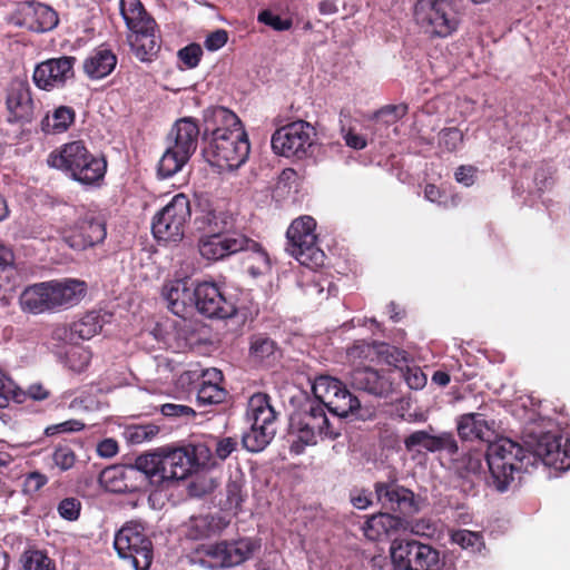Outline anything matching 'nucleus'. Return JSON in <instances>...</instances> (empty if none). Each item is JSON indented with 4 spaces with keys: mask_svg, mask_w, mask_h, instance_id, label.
Masks as SVG:
<instances>
[{
    "mask_svg": "<svg viewBox=\"0 0 570 570\" xmlns=\"http://www.w3.org/2000/svg\"><path fill=\"white\" fill-rule=\"evenodd\" d=\"M316 220L312 216L294 219L286 232V252L301 265L317 268L324 265L325 254L318 246Z\"/></svg>",
    "mask_w": 570,
    "mask_h": 570,
    "instance_id": "423d86ee",
    "label": "nucleus"
},
{
    "mask_svg": "<svg viewBox=\"0 0 570 570\" xmlns=\"http://www.w3.org/2000/svg\"><path fill=\"white\" fill-rule=\"evenodd\" d=\"M117 65V56L107 48H98L83 61V72L88 78L98 80L112 72Z\"/></svg>",
    "mask_w": 570,
    "mask_h": 570,
    "instance_id": "c9c22d12",
    "label": "nucleus"
},
{
    "mask_svg": "<svg viewBox=\"0 0 570 570\" xmlns=\"http://www.w3.org/2000/svg\"><path fill=\"white\" fill-rule=\"evenodd\" d=\"M9 122H30L35 114V101L30 85L26 80L11 81L6 97Z\"/></svg>",
    "mask_w": 570,
    "mask_h": 570,
    "instance_id": "412c9836",
    "label": "nucleus"
},
{
    "mask_svg": "<svg viewBox=\"0 0 570 570\" xmlns=\"http://www.w3.org/2000/svg\"><path fill=\"white\" fill-rule=\"evenodd\" d=\"M227 525L228 521L219 514L193 515L181 525V533L190 541L206 540L219 535Z\"/></svg>",
    "mask_w": 570,
    "mask_h": 570,
    "instance_id": "393cba45",
    "label": "nucleus"
},
{
    "mask_svg": "<svg viewBox=\"0 0 570 570\" xmlns=\"http://www.w3.org/2000/svg\"><path fill=\"white\" fill-rule=\"evenodd\" d=\"M453 468L462 480L473 488L478 481L482 480L483 455L480 452H469L453 462Z\"/></svg>",
    "mask_w": 570,
    "mask_h": 570,
    "instance_id": "58836bf2",
    "label": "nucleus"
},
{
    "mask_svg": "<svg viewBox=\"0 0 570 570\" xmlns=\"http://www.w3.org/2000/svg\"><path fill=\"white\" fill-rule=\"evenodd\" d=\"M236 218L233 214L223 210L209 209L195 219L196 228L203 235H223L237 230Z\"/></svg>",
    "mask_w": 570,
    "mask_h": 570,
    "instance_id": "473e14b6",
    "label": "nucleus"
},
{
    "mask_svg": "<svg viewBox=\"0 0 570 570\" xmlns=\"http://www.w3.org/2000/svg\"><path fill=\"white\" fill-rule=\"evenodd\" d=\"M258 21L272 27L276 31H285L292 28V19H283L271 10H263L258 13Z\"/></svg>",
    "mask_w": 570,
    "mask_h": 570,
    "instance_id": "bf43d9fd",
    "label": "nucleus"
},
{
    "mask_svg": "<svg viewBox=\"0 0 570 570\" xmlns=\"http://www.w3.org/2000/svg\"><path fill=\"white\" fill-rule=\"evenodd\" d=\"M534 184L540 193L550 189L553 185L552 173L547 168H539L534 174Z\"/></svg>",
    "mask_w": 570,
    "mask_h": 570,
    "instance_id": "774afa93",
    "label": "nucleus"
},
{
    "mask_svg": "<svg viewBox=\"0 0 570 570\" xmlns=\"http://www.w3.org/2000/svg\"><path fill=\"white\" fill-rule=\"evenodd\" d=\"M254 546L245 539L223 540L212 544H204L198 552L203 562L210 568H232L246 561L253 553Z\"/></svg>",
    "mask_w": 570,
    "mask_h": 570,
    "instance_id": "4468645a",
    "label": "nucleus"
},
{
    "mask_svg": "<svg viewBox=\"0 0 570 570\" xmlns=\"http://www.w3.org/2000/svg\"><path fill=\"white\" fill-rule=\"evenodd\" d=\"M347 355L353 360H371L374 356L381 357L389 365L393 366L392 376L397 374L407 364V353L396 346L385 343H366L355 342L353 346L347 350Z\"/></svg>",
    "mask_w": 570,
    "mask_h": 570,
    "instance_id": "a211bd4d",
    "label": "nucleus"
},
{
    "mask_svg": "<svg viewBox=\"0 0 570 570\" xmlns=\"http://www.w3.org/2000/svg\"><path fill=\"white\" fill-rule=\"evenodd\" d=\"M463 132L456 127L443 128L439 132V144L448 151H455L463 142Z\"/></svg>",
    "mask_w": 570,
    "mask_h": 570,
    "instance_id": "6e6d98bb",
    "label": "nucleus"
},
{
    "mask_svg": "<svg viewBox=\"0 0 570 570\" xmlns=\"http://www.w3.org/2000/svg\"><path fill=\"white\" fill-rule=\"evenodd\" d=\"M395 377L391 371L371 366H357L351 372V385L377 397H389L395 391Z\"/></svg>",
    "mask_w": 570,
    "mask_h": 570,
    "instance_id": "dca6fc26",
    "label": "nucleus"
},
{
    "mask_svg": "<svg viewBox=\"0 0 570 570\" xmlns=\"http://www.w3.org/2000/svg\"><path fill=\"white\" fill-rule=\"evenodd\" d=\"M198 249L207 261H220L243 250L261 253L266 257L262 246L240 230L223 235H202L198 239Z\"/></svg>",
    "mask_w": 570,
    "mask_h": 570,
    "instance_id": "9b49d317",
    "label": "nucleus"
},
{
    "mask_svg": "<svg viewBox=\"0 0 570 570\" xmlns=\"http://www.w3.org/2000/svg\"><path fill=\"white\" fill-rule=\"evenodd\" d=\"M203 139L206 159L223 170L237 169L248 159V136L238 116L226 107L205 110Z\"/></svg>",
    "mask_w": 570,
    "mask_h": 570,
    "instance_id": "f257e3e1",
    "label": "nucleus"
},
{
    "mask_svg": "<svg viewBox=\"0 0 570 570\" xmlns=\"http://www.w3.org/2000/svg\"><path fill=\"white\" fill-rule=\"evenodd\" d=\"M244 481L242 479H230L225 487L226 500L223 502L225 510H233L237 513L242 503L246 498V493L243 490Z\"/></svg>",
    "mask_w": 570,
    "mask_h": 570,
    "instance_id": "a18cd8bd",
    "label": "nucleus"
},
{
    "mask_svg": "<svg viewBox=\"0 0 570 570\" xmlns=\"http://www.w3.org/2000/svg\"><path fill=\"white\" fill-rule=\"evenodd\" d=\"M485 460L491 478L490 484L504 492L514 480V472L532 464L535 455L510 439H501L488 446Z\"/></svg>",
    "mask_w": 570,
    "mask_h": 570,
    "instance_id": "20e7f679",
    "label": "nucleus"
},
{
    "mask_svg": "<svg viewBox=\"0 0 570 570\" xmlns=\"http://www.w3.org/2000/svg\"><path fill=\"white\" fill-rule=\"evenodd\" d=\"M144 476V488L147 483L160 487L166 482L163 478V453H145L136 458L135 463L130 464Z\"/></svg>",
    "mask_w": 570,
    "mask_h": 570,
    "instance_id": "4c0bfd02",
    "label": "nucleus"
},
{
    "mask_svg": "<svg viewBox=\"0 0 570 570\" xmlns=\"http://www.w3.org/2000/svg\"><path fill=\"white\" fill-rule=\"evenodd\" d=\"M403 527V518L387 512H380L371 515L364 527V534L372 541H379L392 532L399 531Z\"/></svg>",
    "mask_w": 570,
    "mask_h": 570,
    "instance_id": "e433bc0d",
    "label": "nucleus"
},
{
    "mask_svg": "<svg viewBox=\"0 0 570 570\" xmlns=\"http://www.w3.org/2000/svg\"><path fill=\"white\" fill-rule=\"evenodd\" d=\"M24 570H56V563L41 550H28L22 554Z\"/></svg>",
    "mask_w": 570,
    "mask_h": 570,
    "instance_id": "09e8293b",
    "label": "nucleus"
},
{
    "mask_svg": "<svg viewBox=\"0 0 570 570\" xmlns=\"http://www.w3.org/2000/svg\"><path fill=\"white\" fill-rule=\"evenodd\" d=\"M407 112V106L404 104L400 105H386L379 109L374 114V118L376 120H383L385 124H395L402 117H404Z\"/></svg>",
    "mask_w": 570,
    "mask_h": 570,
    "instance_id": "4d7b16f0",
    "label": "nucleus"
},
{
    "mask_svg": "<svg viewBox=\"0 0 570 570\" xmlns=\"http://www.w3.org/2000/svg\"><path fill=\"white\" fill-rule=\"evenodd\" d=\"M102 328L100 315L97 312H89L73 324V332L82 340H90Z\"/></svg>",
    "mask_w": 570,
    "mask_h": 570,
    "instance_id": "49530a36",
    "label": "nucleus"
},
{
    "mask_svg": "<svg viewBox=\"0 0 570 570\" xmlns=\"http://www.w3.org/2000/svg\"><path fill=\"white\" fill-rule=\"evenodd\" d=\"M397 375L399 377H402L412 390L423 389L426 384V375L416 365L410 366L406 364Z\"/></svg>",
    "mask_w": 570,
    "mask_h": 570,
    "instance_id": "864d4df0",
    "label": "nucleus"
},
{
    "mask_svg": "<svg viewBox=\"0 0 570 570\" xmlns=\"http://www.w3.org/2000/svg\"><path fill=\"white\" fill-rule=\"evenodd\" d=\"M227 391L222 385L216 384H198L197 403L199 406L219 404L225 401Z\"/></svg>",
    "mask_w": 570,
    "mask_h": 570,
    "instance_id": "de8ad7c7",
    "label": "nucleus"
},
{
    "mask_svg": "<svg viewBox=\"0 0 570 570\" xmlns=\"http://www.w3.org/2000/svg\"><path fill=\"white\" fill-rule=\"evenodd\" d=\"M247 417L255 426L276 430L277 413L271 404V396L262 392L254 393L248 400Z\"/></svg>",
    "mask_w": 570,
    "mask_h": 570,
    "instance_id": "f704fd0d",
    "label": "nucleus"
},
{
    "mask_svg": "<svg viewBox=\"0 0 570 570\" xmlns=\"http://www.w3.org/2000/svg\"><path fill=\"white\" fill-rule=\"evenodd\" d=\"M107 167L106 157L90 150L68 178L83 187L97 188L104 184Z\"/></svg>",
    "mask_w": 570,
    "mask_h": 570,
    "instance_id": "cd10ccee",
    "label": "nucleus"
},
{
    "mask_svg": "<svg viewBox=\"0 0 570 570\" xmlns=\"http://www.w3.org/2000/svg\"><path fill=\"white\" fill-rule=\"evenodd\" d=\"M190 157H184V154L168 146L158 161L157 174L160 178H169L181 170Z\"/></svg>",
    "mask_w": 570,
    "mask_h": 570,
    "instance_id": "79ce46f5",
    "label": "nucleus"
},
{
    "mask_svg": "<svg viewBox=\"0 0 570 570\" xmlns=\"http://www.w3.org/2000/svg\"><path fill=\"white\" fill-rule=\"evenodd\" d=\"M52 461L60 471H68L75 466L77 454L68 444H59L52 453Z\"/></svg>",
    "mask_w": 570,
    "mask_h": 570,
    "instance_id": "3c124183",
    "label": "nucleus"
},
{
    "mask_svg": "<svg viewBox=\"0 0 570 570\" xmlns=\"http://www.w3.org/2000/svg\"><path fill=\"white\" fill-rule=\"evenodd\" d=\"M119 9L129 31L156 23L140 0H120Z\"/></svg>",
    "mask_w": 570,
    "mask_h": 570,
    "instance_id": "ea45409f",
    "label": "nucleus"
},
{
    "mask_svg": "<svg viewBox=\"0 0 570 570\" xmlns=\"http://www.w3.org/2000/svg\"><path fill=\"white\" fill-rule=\"evenodd\" d=\"M404 446L407 451H413L417 446L432 453L444 451L451 456L459 452L458 441L452 432L432 435L423 430L415 431L404 439Z\"/></svg>",
    "mask_w": 570,
    "mask_h": 570,
    "instance_id": "a878e982",
    "label": "nucleus"
},
{
    "mask_svg": "<svg viewBox=\"0 0 570 570\" xmlns=\"http://www.w3.org/2000/svg\"><path fill=\"white\" fill-rule=\"evenodd\" d=\"M237 444L235 438L227 436L218 439L215 443V455L219 460H226L237 449Z\"/></svg>",
    "mask_w": 570,
    "mask_h": 570,
    "instance_id": "0e129e2a",
    "label": "nucleus"
},
{
    "mask_svg": "<svg viewBox=\"0 0 570 570\" xmlns=\"http://www.w3.org/2000/svg\"><path fill=\"white\" fill-rule=\"evenodd\" d=\"M157 23L134 31L127 37L132 53L141 62H150L160 50L161 40L156 35Z\"/></svg>",
    "mask_w": 570,
    "mask_h": 570,
    "instance_id": "c85d7f7f",
    "label": "nucleus"
},
{
    "mask_svg": "<svg viewBox=\"0 0 570 570\" xmlns=\"http://www.w3.org/2000/svg\"><path fill=\"white\" fill-rule=\"evenodd\" d=\"M456 431L463 441H480L489 445L498 436L495 421L488 420L484 414L476 412L460 415L456 420Z\"/></svg>",
    "mask_w": 570,
    "mask_h": 570,
    "instance_id": "4be33fe9",
    "label": "nucleus"
},
{
    "mask_svg": "<svg viewBox=\"0 0 570 570\" xmlns=\"http://www.w3.org/2000/svg\"><path fill=\"white\" fill-rule=\"evenodd\" d=\"M391 559L399 570H439L440 552L417 540H395L391 546Z\"/></svg>",
    "mask_w": 570,
    "mask_h": 570,
    "instance_id": "9d476101",
    "label": "nucleus"
},
{
    "mask_svg": "<svg viewBox=\"0 0 570 570\" xmlns=\"http://www.w3.org/2000/svg\"><path fill=\"white\" fill-rule=\"evenodd\" d=\"M89 153L86 141L81 139L68 141L48 155L47 165L69 177Z\"/></svg>",
    "mask_w": 570,
    "mask_h": 570,
    "instance_id": "b1692460",
    "label": "nucleus"
},
{
    "mask_svg": "<svg viewBox=\"0 0 570 570\" xmlns=\"http://www.w3.org/2000/svg\"><path fill=\"white\" fill-rule=\"evenodd\" d=\"M450 539L452 543L458 544L460 548L471 553L480 552L484 547L482 534L466 529L452 531Z\"/></svg>",
    "mask_w": 570,
    "mask_h": 570,
    "instance_id": "c03bdc74",
    "label": "nucleus"
},
{
    "mask_svg": "<svg viewBox=\"0 0 570 570\" xmlns=\"http://www.w3.org/2000/svg\"><path fill=\"white\" fill-rule=\"evenodd\" d=\"M374 490L377 501L384 509L397 512L403 517H411L417 512L414 493L395 481L376 482Z\"/></svg>",
    "mask_w": 570,
    "mask_h": 570,
    "instance_id": "6ab92c4d",
    "label": "nucleus"
},
{
    "mask_svg": "<svg viewBox=\"0 0 570 570\" xmlns=\"http://www.w3.org/2000/svg\"><path fill=\"white\" fill-rule=\"evenodd\" d=\"M429 4L425 20L432 35L448 37L456 30L458 19L448 1L434 0L430 1Z\"/></svg>",
    "mask_w": 570,
    "mask_h": 570,
    "instance_id": "c756f323",
    "label": "nucleus"
},
{
    "mask_svg": "<svg viewBox=\"0 0 570 570\" xmlns=\"http://www.w3.org/2000/svg\"><path fill=\"white\" fill-rule=\"evenodd\" d=\"M86 283L78 279L41 282L28 286L20 296L24 311L33 314L71 306L86 293Z\"/></svg>",
    "mask_w": 570,
    "mask_h": 570,
    "instance_id": "7ed1b4c3",
    "label": "nucleus"
},
{
    "mask_svg": "<svg viewBox=\"0 0 570 570\" xmlns=\"http://www.w3.org/2000/svg\"><path fill=\"white\" fill-rule=\"evenodd\" d=\"M90 358V353L86 350L80 348L71 352L68 355V363L72 371L80 373L87 368Z\"/></svg>",
    "mask_w": 570,
    "mask_h": 570,
    "instance_id": "680f3d73",
    "label": "nucleus"
},
{
    "mask_svg": "<svg viewBox=\"0 0 570 570\" xmlns=\"http://www.w3.org/2000/svg\"><path fill=\"white\" fill-rule=\"evenodd\" d=\"M21 16L20 24L35 32H46L58 24V14L49 6L28 1L19 8Z\"/></svg>",
    "mask_w": 570,
    "mask_h": 570,
    "instance_id": "bb28decb",
    "label": "nucleus"
},
{
    "mask_svg": "<svg viewBox=\"0 0 570 570\" xmlns=\"http://www.w3.org/2000/svg\"><path fill=\"white\" fill-rule=\"evenodd\" d=\"M106 237L105 217L95 212H87L65 232L63 240L73 249L85 250L104 243Z\"/></svg>",
    "mask_w": 570,
    "mask_h": 570,
    "instance_id": "ddd939ff",
    "label": "nucleus"
},
{
    "mask_svg": "<svg viewBox=\"0 0 570 570\" xmlns=\"http://www.w3.org/2000/svg\"><path fill=\"white\" fill-rule=\"evenodd\" d=\"M288 434L295 438L289 451L298 455L306 446L316 445L318 440H336L341 435V426L328 419L324 404L314 396L291 415Z\"/></svg>",
    "mask_w": 570,
    "mask_h": 570,
    "instance_id": "f03ea898",
    "label": "nucleus"
},
{
    "mask_svg": "<svg viewBox=\"0 0 570 570\" xmlns=\"http://www.w3.org/2000/svg\"><path fill=\"white\" fill-rule=\"evenodd\" d=\"M159 433V426L155 424H137L127 428V439L134 443L139 444L153 440Z\"/></svg>",
    "mask_w": 570,
    "mask_h": 570,
    "instance_id": "8fccbe9b",
    "label": "nucleus"
},
{
    "mask_svg": "<svg viewBox=\"0 0 570 570\" xmlns=\"http://www.w3.org/2000/svg\"><path fill=\"white\" fill-rule=\"evenodd\" d=\"M161 294L175 315L185 318L195 311L196 285L188 277L165 283Z\"/></svg>",
    "mask_w": 570,
    "mask_h": 570,
    "instance_id": "aec40b11",
    "label": "nucleus"
},
{
    "mask_svg": "<svg viewBox=\"0 0 570 570\" xmlns=\"http://www.w3.org/2000/svg\"><path fill=\"white\" fill-rule=\"evenodd\" d=\"M228 41V32L225 29H217L207 35L204 41V47L208 51H217L223 48Z\"/></svg>",
    "mask_w": 570,
    "mask_h": 570,
    "instance_id": "e2e57ef3",
    "label": "nucleus"
},
{
    "mask_svg": "<svg viewBox=\"0 0 570 570\" xmlns=\"http://www.w3.org/2000/svg\"><path fill=\"white\" fill-rule=\"evenodd\" d=\"M312 391L314 396L324 404L334 416L335 422L341 426V419L360 409L361 403L340 380L328 376H318Z\"/></svg>",
    "mask_w": 570,
    "mask_h": 570,
    "instance_id": "1a4fd4ad",
    "label": "nucleus"
},
{
    "mask_svg": "<svg viewBox=\"0 0 570 570\" xmlns=\"http://www.w3.org/2000/svg\"><path fill=\"white\" fill-rule=\"evenodd\" d=\"M544 465L553 468L557 471L570 470V441L566 440L562 444L561 439L540 441L535 452Z\"/></svg>",
    "mask_w": 570,
    "mask_h": 570,
    "instance_id": "7c9ffc66",
    "label": "nucleus"
},
{
    "mask_svg": "<svg viewBox=\"0 0 570 570\" xmlns=\"http://www.w3.org/2000/svg\"><path fill=\"white\" fill-rule=\"evenodd\" d=\"M195 311L208 318L225 320L236 316L240 308L233 295L214 282L196 285Z\"/></svg>",
    "mask_w": 570,
    "mask_h": 570,
    "instance_id": "f8f14e48",
    "label": "nucleus"
},
{
    "mask_svg": "<svg viewBox=\"0 0 570 570\" xmlns=\"http://www.w3.org/2000/svg\"><path fill=\"white\" fill-rule=\"evenodd\" d=\"M317 130L308 121L297 119L277 128L271 138L273 151L282 157L303 160L314 155Z\"/></svg>",
    "mask_w": 570,
    "mask_h": 570,
    "instance_id": "39448f33",
    "label": "nucleus"
},
{
    "mask_svg": "<svg viewBox=\"0 0 570 570\" xmlns=\"http://www.w3.org/2000/svg\"><path fill=\"white\" fill-rule=\"evenodd\" d=\"M48 479L45 474L40 472H31L27 475L24 480V492L27 493H36L38 492L46 483Z\"/></svg>",
    "mask_w": 570,
    "mask_h": 570,
    "instance_id": "338daca9",
    "label": "nucleus"
},
{
    "mask_svg": "<svg viewBox=\"0 0 570 570\" xmlns=\"http://www.w3.org/2000/svg\"><path fill=\"white\" fill-rule=\"evenodd\" d=\"M191 218L190 200L187 195H175L159 209L151 220V232L158 242L178 243Z\"/></svg>",
    "mask_w": 570,
    "mask_h": 570,
    "instance_id": "6e6552de",
    "label": "nucleus"
},
{
    "mask_svg": "<svg viewBox=\"0 0 570 570\" xmlns=\"http://www.w3.org/2000/svg\"><path fill=\"white\" fill-rule=\"evenodd\" d=\"M76 57L61 56L38 63L33 70L35 85L45 91L62 88L75 77Z\"/></svg>",
    "mask_w": 570,
    "mask_h": 570,
    "instance_id": "2eb2a0df",
    "label": "nucleus"
},
{
    "mask_svg": "<svg viewBox=\"0 0 570 570\" xmlns=\"http://www.w3.org/2000/svg\"><path fill=\"white\" fill-rule=\"evenodd\" d=\"M200 135L199 125L196 119L185 117L178 119L171 128L173 147L184 154V157H191L197 149Z\"/></svg>",
    "mask_w": 570,
    "mask_h": 570,
    "instance_id": "2f4dec72",
    "label": "nucleus"
},
{
    "mask_svg": "<svg viewBox=\"0 0 570 570\" xmlns=\"http://www.w3.org/2000/svg\"><path fill=\"white\" fill-rule=\"evenodd\" d=\"M163 478L168 481L186 479L196 464L194 446L163 449Z\"/></svg>",
    "mask_w": 570,
    "mask_h": 570,
    "instance_id": "5701e85b",
    "label": "nucleus"
},
{
    "mask_svg": "<svg viewBox=\"0 0 570 570\" xmlns=\"http://www.w3.org/2000/svg\"><path fill=\"white\" fill-rule=\"evenodd\" d=\"M160 412L165 416L179 417V416H194L195 411L187 405L166 403L160 406Z\"/></svg>",
    "mask_w": 570,
    "mask_h": 570,
    "instance_id": "69168bd1",
    "label": "nucleus"
},
{
    "mask_svg": "<svg viewBox=\"0 0 570 570\" xmlns=\"http://www.w3.org/2000/svg\"><path fill=\"white\" fill-rule=\"evenodd\" d=\"M248 356L256 364L269 366L281 358L282 350L267 334L257 333L249 337Z\"/></svg>",
    "mask_w": 570,
    "mask_h": 570,
    "instance_id": "72a5a7b5",
    "label": "nucleus"
},
{
    "mask_svg": "<svg viewBox=\"0 0 570 570\" xmlns=\"http://www.w3.org/2000/svg\"><path fill=\"white\" fill-rule=\"evenodd\" d=\"M0 394L17 403L26 401L24 390H22L3 370L0 368Z\"/></svg>",
    "mask_w": 570,
    "mask_h": 570,
    "instance_id": "603ef678",
    "label": "nucleus"
},
{
    "mask_svg": "<svg viewBox=\"0 0 570 570\" xmlns=\"http://www.w3.org/2000/svg\"><path fill=\"white\" fill-rule=\"evenodd\" d=\"M177 57L187 69H194L202 60L203 48L196 42L189 43L178 50Z\"/></svg>",
    "mask_w": 570,
    "mask_h": 570,
    "instance_id": "5fc2aeb1",
    "label": "nucleus"
},
{
    "mask_svg": "<svg viewBox=\"0 0 570 570\" xmlns=\"http://www.w3.org/2000/svg\"><path fill=\"white\" fill-rule=\"evenodd\" d=\"M76 111L69 106H59L52 114H47L41 122V130L45 134H62L75 122Z\"/></svg>",
    "mask_w": 570,
    "mask_h": 570,
    "instance_id": "a19ab883",
    "label": "nucleus"
},
{
    "mask_svg": "<svg viewBox=\"0 0 570 570\" xmlns=\"http://www.w3.org/2000/svg\"><path fill=\"white\" fill-rule=\"evenodd\" d=\"M114 548L118 557L135 570L150 569L154 560V547L140 522H126L115 534Z\"/></svg>",
    "mask_w": 570,
    "mask_h": 570,
    "instance_id": "0eeeda50",
    "label": "nucleus"
},
{
    "mask_svg": "<svg viewBox=\"0 0 570 570\" xmlns=\"http://www.w3.org/2000/svg\"><path fill=\"white\" fill-rule=\"evenodd\" d=\"M59 515L68 521H76L80 517L81 502L77 498H65L57 507Z\"/></svg>",
    "mask_w": 570,
    "mask_h": 570,
    "instance_id": "13d9d810",
    "label": "nucleus"
},
{
    "mask_svg": "<svg viewBox=\"0 0 570 570\" xmlns=\"http://www.w3.org/2000/svg\"><path fill=\"white\" fill-rule=\"evenodd\" d=\"M99 484L112 493H131L144 489V476L130 464L105 468L98 478Z\"/></svg>",
    "mask_w": 570,
    "mask_h": 570,
    "instance_id": "f3484780",
    "label": "nucleus"
},
{
    "mask_svg": "<svg viewBox=\"0 0 570 570\" xmlns=\"http://www.w3.org/2000/svg\"><path fill=\"white\" fill-rule=\"evenodd\" d=\"M85 428V424L78 420H68L58 424H52L46 428L45 434L52 436L59 433L78 432Z\"/></svg>",
    "mask_w": 570,
    "mask_h": 570,
    "instance_id": "052dcab7",
    "label": "nucleus"
},
{
    "mask_svg": "<svg viewBox=\"0 0 570 570\" xmlns=\"http://www.w3.org/2000/svg\"><path fill=\"white\" fill-rule=\"evenodd\" d=\"M276 430H269L266 426H255L250 424L248 432L243 434V446L253 453L263 451L274 439Z\"/></svg>",
    "mask_w": 570,
    "mask_h": 570,
    "instance_id": "37998d69",
    "label": "nucleus"
}]
</instances>
